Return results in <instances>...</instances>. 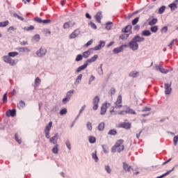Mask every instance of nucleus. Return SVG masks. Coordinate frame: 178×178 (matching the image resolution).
I'll return each instance as SVG.
<instances>
[{
  "label": "nucleus",
  "mask_w": 178,
  "mask_h": 178,
  "mask_svg": "<svg viewBox=\"0 0 178 178\" xmlns=\"http://www.w3.org/2000/svg\"><path fill=\"white\" fill-rule=\"evenodd\" d=\"M17 55H19L17 51H12L8 53L10 58H15V56H17Z\"/></svg>",
  "instance_id": "nucleus-37"
},
{
  "label": "nucleus",
  "mask_w": 178,
  "mask_h": 178,
  "mask_svg": "<svg viewBox=\"0 0 178 178\" xmlns=\"http://www.w3.org/2000/svg\"><path fill=\"white\" fill-rule=\"evenodd\" d=\"M97 141V138L94 136H89V143L90 144H95V142Z\"/></svg>",
  "instance_id": "nucleus-41"
},
{
  "label": "nucleus",
  "mask_w": 178,
  "mask_h": 178,
  "mask_svg": "<svg viewBox=\"0 0 178 178\" xmlns=\"http://www.w3.org/2000/svg\"><path fill=\"white\" fill-rule=\"evenodd\" d=\"M132 40L138 44V42H144L145 38L140 37V35H136L132 38Z\"/></svg>",
  "instance_id": "nucleus-11"
},
{
  "label": "nucleus",
  "mask_w": 178,
  "mask_h": 178,
  "mask_svg": "<svg viewBox=\"0 0 178 178\" xmlns=\"http://www.w3.org/2000/svg\"><path fill=\"white\" fill-rule=\"evenodd\" d=\"M98 104H99V97L96 96L93 99V106H92L93 111H97V109H98Z\"/></svg>",
  "instance_id": "nucleus-10"
},
{
  "label": "nucleus",
  "mask_w": 178,
  "mask_h": 178,
  "mask_svg": "<svg viewBox=\"0 0 178 178\" xmlns=\"http://www.w3.org/2000/svg\"><path fill=\"white\" fill-rule=\"evenodd\" d=\"M124 150V145H123V140L122 139L117 140L115 145L111 148V152H113V154H115V152L120 153Z\"/></svg>",
  "instance_id": "nucleus-2"
},
{
  "label": "nucleus",
  "mask_w": 178,
  "mask_h": 178,
  "mask_svg": "<svg viewBox=\"0 0 178 178\" xmlns=\"http://www.w3.org/2000/svg\"><path fill=\"white\" fill-rule=\"evenodd\" d=\"M108 105H111V104L106 103L104 104H102L101 107V111H100V115H105L106 113V110L108 109Z\"/></svg>",
  "instance_id": "nucleus-15"
},
{
  "label": "nucleus",
  "mask_w": 178,
  "mask_h": 178,
  "mask_svg": "<svg viewBox=\"0 0 178 178\" xmlns=\"http://www.w3.org/2000/svg\"><path fill=\"white\" fill-rule=\"evenodd\" d=\"M3 60L6 63H8V65H10V66H15V65H16V63H17L16 60L12 59V58H10V56H9V55L3 56Z\"/></svg>",
  "instance_id": "nucleus-3"
},
{
  "label": "nucleus",
  "mask_w": 178,
  "mask_h": 178,
  "mask_svg": "<svg viewBox=\"0 0 178 178\" xmlns=\"http://www.w3.org/2000/svg\"><path fill=\"white\" fill-rule=\"evenodd\" d=\"M168 7L170 8L171 12H175L177 9V4L176 3H172L168 5Z\"/></svg>",
  "instance_id": "nucleus-23"
},
{
  "label": "nucleus",
  "mask_w": 178,
  "mask_h": 178,
  "mask_svg": "<svg viewBox=\"0 0 178 178\" xmlns=\"http://www.w3.org/2000/svg\"><path fill=\"white\" fill-rule=\"evenodd\" d=\"M127 47H129V49H131V51H137L138 49V43L134 42L132 39L129 42Z\"/></svg>",
  "instance_id": "nucleus-4"
},
{
  "label": "nucleus",
  "mask_w": 178,
  "mask_h": 178,
  "mask_svg": "<svg viewBox=\"0 0 178 178\" xmlns=\"http://www.w3.org/2000/svg\"><path fill=\"white\" fill-rule=\"evenodd\" d=\"M80 60H83V55H81V54L77 55L75 58L76 62H80Z\"/></svg>",
  "instance_id": "nucleus-48"
},
{
  "label": "nucleus",
  "mask_w": 178,
  "mask_h": 178,
  "mask_svg": "<svg viewBox=\"0 0 178 178\" xmlns=\"http://www.w3.org/2000/svg\"><path fill=\"white\" fill-rule=\"evenodd\" d=\"M149 111H151V108L145 106L143 108L142 112H149Z\"/></svg>",
  "instance_id": "nucleus-63"
},
{
  "label": "nucleus",
  "mask_w": 178,
  "mask_h": 178,
  "mask_svg": "<svg viewBox=\"0 0 178 178\" xmlns=\"http://www.w3.org/2000/svg\"><path fill=\"white\" fill-rule=\"evenodd\" d=\"M108 136H116V134H118V131H116V129H111L108 132Z\"/></svg>",
  "instance_id": "nucleus-34"
},
{
  "label": "nucleus",
  "mask_w": 178,
  "mask_h": 178,
  "mask_svg": "<svg viewBox=\"0 0 178 178\" xmlns=\"http://www.w3.org/2000/svg\"><path fill=\"white\" fill-rule=\"evenodd\" d=\"M104 169L107 173L108 174L112 173V169L111 168V166L106 165L104 166Z\"/></svg>",
  "instance_id": "nucleus-44"
},
{
  "label": "nucleus",
  "mask_w": 178,
  "mask_h": 178,
  "mask_svg": "<svg viewBox=\"0 0 178 178\" xmlns=\"http://www.w3.org/2000/svg\"><path fill=\"white\" fill-rule=\"evenodd\" d=\"M51 152H53V154H58L59 152V145H54V146L53 147L52 149H51Z\"/></svg>",
  "instance_id": "nucleus-26"
},
{
  "label": "nucleus",
  "mask_w": 178,
  "mask_h": 178,
  "mask_svg": "<svg viewBox=\"0 0 178 178\" xmlns=\"http://www.w3.org/2000/svg\"><path fill=\"white\" fill-rule=\"evenodd\" d=\"M122 51H123V45H122L119 47L115 48L113 50V54H120V52H122Z\"/></svg>",
  "instance_id": "nucleus-22"
},
{
  "label": "nucleus",
  "mask_w": 178,
  "mask_h": 178,
  "mask_svg": "<svg viewBox=\"0 0 178 178\" xmlns=\"http://www.w3.org/2000/svg\"><path fill=\"white\" fill-rule=\"evenodd\" d=\"M129 35H130V33H124L120 35V40H127L129 38Z\"/></svg>",
  "instance_id": "nucleus-33"
},
{
  "label": "nucleus",
  "mask_w": 178,
  "mask_h": 178,
  "mask_svg": "<svg viewBox=\"0 0 178 178\" xmlns=\"http://www.w3.org/2000/svg\"><path fill=\"white\" fill-rule=\"evenodd\" d=\"M86 128L88 131H92V123H91L90 122H88L86 123Z\"/></svg>",
  "instance_id": "nucleus-32"
},
{
  "label": "nucleus",
  "mask_w": 178,
  "mask_h": 178,
  "mask_svg": "<svg viewBox=\"0 0 178 178\" xmlns=\"http://www.w3.org/2000/svg\"><path fill=\"white\" fill-rule=\"evenodd\" d=\"M156 23H158V19L154 18L149 22V26H154Z\"/></svg>",
  "instance_id": "nucleus-38"
},
{
  "label": "nucleus",
  "mask_w": 178,
  "mask_h": 178,
  "mask_svg": "<svg viewBox=\"0 0 178 178\" xmlns=\"http://www.w3.org/2000/svg\"><path fill=\"white\" fill-rule=\"evenodd\" d=\"M170 173V171H168L165 173L157 177L156 178H162V177H165V176H168V175H169Z\"/></svg>",
  "instance_id": "nucleus-60"
},
{
  "label": "nucleus",
  "mask_w": 178,
  "mask_h": 178,
  "mask_svg": "<svg viewBox=\"0 0 178 178\" xmlns=\"http://www.w3.org/2000/svg\"><path fill=\"white\" fill-rule=\"evenodd\" d=\"M52 127V121H50L48 124L46 125L44 131H51V129Z\"/></svg>",
  "instance_id": "nucleus-28"
},
{
  "label": "nucleus",
  "mask_w": 178,
  "mask_h": 178,
  "mask_svg": "<svg viewBox=\"0 0 178 178\" xmlns=\"http://www.w3.org/2000/svg\"><path fill=\"white\" fill-rule=\"evenodd\" d=\"M123 169L125 172H130L131 170V166L127 164V163H123Z\"/></svg>",
  "instance_id": "nucleus-21"
},
{
  "label": "nucleus",
  "mask_w": 178,
  "mask_h": 178,
  "mask_svg": "<svg viewBox=\"0 0 178 178\" xmlns=\"http://www.w3.org/2000/svg\"><path fill=\"white\" fill-rule=\"evenodd\" d=\"M33 40H34V41H36V42H38V41H40V35L36 34L33 37Z\"/></svg>",
  "instance_id": "nucleus-52"
},
{
  "label": "nucleus",
  "mask_w": 178,
  "mask_h": 178,
  "mask_svg": "<svg viewBox=\"0 0 178 178\" xmlns=\"http://www.w3.org/2000/svg\"><path fill=\"white\" fill-rule=\"evenodd\" d=\"M67 149H69V151H70V149H72V145L70 144V140H69V139L65 140V143Z\"/></svg>",
  "instance_id": "nucleus-35"
},
{
  "label": "nucleus",
  "mask_w": 178,
  "mask_h": 178,
  "mask_svg": "<svg viewBox=\"0 0 178 178\" xmlns=\"http://www.w3.org/2000/svg\"><path fill=\"white\" fill-rule=\"evenodd\" d=\"M59 137H58V134L56 133L55 134V135L52 137H51L49 140V143H51V144H54V145H58V140Z\"/></svg>",
  "instance_id": "nucleus-9"
},
{
  "label": "nucleus",
  "mask_w": 178,
  "mask_h": 178,
  "mask_svg": "<svg viewBox=\"0 0 178 178\" xmlns=\"http://www.w3.org/2000/svg\"><path fill=\"white\" fill-rule=\"evenodd\" d=\"M165 9H166V6H162L161 7H160L159 8V14L162 15V13H163V12H165Z\"/></svg>",
  "instance_id": "nucleus-43"
},
{
  "label": "nucleus",
  "mask_w": 178,
  "mask_h": 178,
  "mask_svg": "<svg viewBox=\"0 0 178 178\" xmlns=\"http://www.w3.org/2000/svg\"><path fill=\"white\" fill-rule=\"evenodd\" d=\"M14 17H16L19 20H21V22H24V18L22 17H20V15H17V13H14L13 14Z\"/></svg>",
  "instance_id": "nucleus-46"
},
{
  "label": "nucleus",
  "mask_w": 178,
  "mask_h": 178,
  "mask_svg": "<svg viewBox=\"0 0 178 178\" xmlns=\"http://www.w3.org/2000/svg\"><path fill=\"white\" fill-rule=\"evenodd\" d=\"M36 55L38 58H44V56L47 55V49L40 47V49L36 51Z\"/></svg>",
  "instance_id": "nucleus-6"
},
{
  "label": "nucleus",
  "mask_w": 178,
  "mask_h": 178,
  "mask_svg": "<svg viewBox=\"0 0 178 178\" xmlns=\"http://www.w3.org/2000/svg\"><path fill=\"white\" fill-rule=\"evenodd\" d=\"M24 106H26V103L23 100H21L18 104V108L22 109L24 108Z\"/></svg>",
  "instance_id": "nucleus-36"
},
{
  "label": "nucleus",
  "mask_w": 178,
  "mask_h": 178,
  "mask_svg": "<svg viewBox=\"0 0 178 178\" xmlns=\"http://www.w3.org/2000/svg\"><path fill=\"white\" fill-rule=\"evenodd\" d=\"M131 29L132 26L131 25H128L122 29V33H129V34H131Z\"/></svg>",
  "instance_id": "nucleus-18"
},
{
  "label": "nucleus",
  "mask_w": 178,
  "mask_h": 178,
  "mask_svg": "<svg viewBox=\"0 0 178 178\" xmlns=\"http://www.w3.org/2000/svg\"><path fill=\"white\" fill-rule=\"evenodd\" d=\"M104 129H105V122H100L97 127V130H99V131H104Z\"/></svg>",
  "instance_id": "nucleus-27"
},
{
  "label": "nucleus",
  "mask_w": 178,
  "mask_h": 178,
  "mask_svg": "<svg viewBox=\"0 0 178 178\" xmlns=\"http://www.w3.org/2000/svg\"><path fill=\"white\" fill-rule=\"evenodd\" d=\"M164 88L165 95H169L172 92V81L170 83H165Z\"/></svg>",
  "instance_id": "nucleus-5"
},
{
  "label": "nucleus",
  "mask_w": 178,
  "mask_h": 178,
  "mask_svg": "<svg viewBox=\"0 0 178 178\" xmlns=\"http://www.w3.org/2000/svg\"><path fill=\"white\" fill-rule=\"evenodd\" d=\"M126 112L128 115H136V111H134L133 108H131L130 107H127L126 109Z\"/></svg>",
  "instance_id": "nucleus-24"
},
{
  "label": "nucleus",
  "mask_w": 178,
  "mask_h": 178,
  "mask_svg": "<svg viewBox=\"0 0 178 178\" xmlns=\"http://www.w3.org/2000/svg\"><path fill=\"white\" fill-rule=\"evenodd\" d=\"M92 158L94 159L95 162H98L99 161L98 156L97 155V151H95V152L92 153Z\"/></svg>",
  "instance_id": "nucleus-30"
},
{
  "label": "nucleus",
  "mask_w": 178,
  "mask_h": 178,
  "mask_svg": "<svg viewBox=\"0 0 178 178\" xmlns=\"http://www.w3.org/2000/svg\"><path fill=\"white\" fill-rule=\"evenodd\" d=\"M80 34V29H76L74 30L70 35H69V39L72 40L74 38H76V37H78L79 35Z\"/></svg>",
  "instance_id": "nucleus-12"
},
{
  "label": "nucleus",
  "mask_w": 178,
  "mask_h": 178,
  "mask_svg": "<svg viewBox=\"0 0 178 178\" xmlns=\"http://www.w3.org/2000/svg\"><path fill=\"white\" fill-rule=\"evenodd\" d=\"M113 24V22H108L106 24V26L105 29L106 30H111V29H112V25Z\"/></svg>",
  "instance_id": "nucleus-40"
},
{
  "label": "nucleus",
  "mask_w": 178,
  "mask_h": 178,
  "mask_svg": "<svg viewBox=\"0 0 178 178\" xmlns=\"http://www.w3.org/2000/svg\"><path fill=\"white\" fill-rule=\"evenodd\" d=\"M95 80V76L94 75H91L89 79L88 84H91L92 81H94Z\"/></svg>",
  "instance_id": "nucleus-58"
},
{
  "label": "nucleus",
  "mask_w": 178,
  "mask_h": 178,
  "mask_svg": "<svg viewBox=\"0 0 178 178\" xmlns=\"http://www.w3.org/2000/svg\"><path fill=\"white\" fill-rule=\"evenodd\" d=\"M175 42H177V39L172 40L168 44V47H172V45H175Z\"/></svg>",
  "instance_id": "nucleus-61"
},
{
  "label": "nucleus",
  "mask_w": 178,
  "mask_h": 178,
  "mask_svg": "<svg viewBox=\"0 0 178 178\" xmlns=\"http://www.w3.org/2000/svg\"><path fill=\"white\" fill-rule=\"evenodd\" d=\"M102 148L104 154H108V152H109V150L108 149V147L106 146V145H102Z\"/></svg>",
  "instance_id": "nucleus-45"
},
{
  "label": "nucleus",
  "mask_w": 178,
  "mask_h": 178,
  "mask_svg": "<svg viewBox=\"0 0 178 178\" xmlns=\"http://www.w3.org/2000/svg\"><path fill=\"white\" fill-rule=\"evenodd\" d=\"M15 137L17 143H18V144H20L22 143V140L19 139V136H17V134H15Z\"/></svg>",
  "instance_id": "nucleus-59"
},
{
  "label": "nucleus",
  "mask_w": 178,
  "mask_h": 178,
  "mask_svg": "<svg viewBox=\"0 0 178 178\" xmlns=\"http://www.w3.org/2000/svg\"><path fill=\"white\" fill-rule=\"evenodd\" d=\"M20 52H30V49L27 47H21L19 48Z\"/></svg>",
  "instance_id": "nucleus-51"
},
{
  "label": "nucleus",
  "mask_w": 178,
  "mask_h": 178,
  "mask_svg": "<svg viewBox=\"0 0 178 178\" xmlns=\"http://www.w3.org/2000/svg\"><path fill=\"white\" fill-rule=\"evenodd\" d=\"M73 94H74V90H71L67 92L66 97L70 99V98H72V97H73Z\"/></svg>",
  "instance_id": "nucleus-29"
},
{
  "label": "nucleus",
  "mask_w": 178,
  "mask_h": 178,
  "mask_svg": "<svg viewBox=\"0 0 178 178\" xmlns=\"http://www.w3.org/2000/svg\"><path fill=\"white\" fill-rule=\"evenodd\" d=\"M115 108L116 109H120V108H122V106H123L122 105V95H119L118 97V99L116 100V102H115Z\"/></svg>",
  "instance_id": "nucleus-7"
},
{
  "label": "nucleus",
  "mask_w": 178,
  "mask_h": 178,
  "mask_svg": "<svg viewBox=\"0 0 178 178\" xmlns=\"http://www.w3.org/2000/svg\"><path fill=\"white\" fill-rule=\"evenodd\" d=\"M87 66H88V64L86 61L83 65L79 66L76 69V73H80V72H81V70H84L85 69H87Z\"/></svg>",
  "instance_id": "nucleus-17"
},
{
  "label": "nucleus",
  "mask_w": 178,
  "mask_h": 178,
  "mask_svg": "<svg viewBox=\"0 0 178 178\" xmlns=\"http://www.w3.org/2000/svg\"><path fill=\"white\" fill-rule=\"evenodd\" d=\"M67 113V109L66 108H63L60 111V115H66Z\"/></svg>",
  "instance_id": "nucleus-53"
},
{
  "label": "nucleus",
  "mask_w": 178,
  "mask_h": 178,
  "mask_svg": "<svg viewBox=\"0 0 178 178\" xmlns=\"http://www.w3.org/2000/svg\"><path fill=\"white\" fill-rule=\"evenodd\" d=\"M24 30H26V31H30L31 30H34V26H30L24 27Z\"/></svg>",
  "instance_id": "nucleus-56"
},
{
  "label": "nucleus",
  "mask_w": 178,
  "mask_h": 178,
  "mask_svg": "<svg viewBox=\"0 0 178 178\" xmlns=\"http://www.w3.org/2000/svg\"><path fill=\"white\" fill-rule=\"evenodd\" d=\"M155 70H156L157 72H161V73H163L164 74H166V73H168V72H169V70L163 68V67H162V65H156V66H155Z\"/></svg>",
  "instance_id": "nucleus-13"
},
{
  "label": "nucleus",
  "mask_w": 178,
  "mask_h": 178,
  "mask_svg": "<svg viewBox=\"0 0 178 178\" xmlns=\"http://www.w3.org/2000/svg\"><path fill=\"white\" fill-rule=\"evenodd\" d=\"M151 31H149V30H145L142 32V35H143L144 37H149V35H151Z\"/></svg>",
  "instance_id": "nucleus-31"
},
{
  "label": "nucleus",
  "mask_w": 178,
  "mask_h": 178,
  "mask_svg": "<svg viewBox=\"0 0 178 178\" xmlns=\"http://www.w3.org/2000/svg\"><path fill=\"white\" fill-rule=\"evenodd\" d=\"M177 143H178V135L175 136L173 138V144L176 147V145H177Z\"/></svg>",
  "instance_id": "nucleus-55"
},
{
  "label": "nucleus",
  "mask_w": 178,
  "mask_h": 178,
  "mask_svg": "<svg viewBox=\"0 0 178 178\" xmlns=\"http://www.w3.org/2000/svg\"><path fill=\"white\" fill-rule=\"evenodd\" d=\"M150 31H152V33H156V31H158V26H152L150 28Z\"/></svg>",
  "instance_id": "nucleus-50"
},
{
  "label": "nucleus",
  "mask_w": 178,
  "mask_h": 178,
  "mask_svg": "<svg viewBox=\"0 0 178 178\" xmlns=\"http://www.w3.org/2000/svg\"><path fill=\"white\" fill-rule=\"evenodd\" d=\"M98 59V55L95 54L94 56L88 58L86 62L88 65V63H92V62H95Z\"/></svg>",
  "instance_id": "nucleus-19"
},
{
  "label": "nucleus",
  "mask_w": 178,
  "mask_h": 178,
  "mask_svg": "<svg viewBox=\"0 0 178 178\" xmlns=\"http://www.w3.org/2000/svg\"><path fill=\"white\" fill-rule=\"evenodd\" d=\"M97 73L99 76L104 74V70L102 69V64L100 65V67L97 69Z\"/></svg>",
  "instance_id": "nucleus-42"
},
{
  "label": "nucleus",
  "mask_w": 178,
  "mask_h": 178,
  "mask_svg": "<svg viewBox=\"0 0 178 178\" xmlns=\"http://www.w3.org/2000/svg\"><path fill=\"white\" fill-rule=\"evenodd\" d=\"M110 113L112 115H118V112L115 111V106L112 109H110Z\"/></svg>",
  "instance_id": "nucleus-62"
},
{
  "label": "nucleus",
  "mask_w": 178,
  "mask_h": 178,
  "mask_svg": "<svg viewBox=\"0 0 178 178\" xmlns=\"http://www.w3.org/2000/svg\"><path fill=\"white\" fill-rule=\"evenodd\" d=\"M138 74L140 72L138 71H132L129 74V77H132L133 79H136V77H138Z\"/></svg>",
  "instance_id": "nucleus-20"
},
{
  "label": "nucleus",
  "mask_w": 178,
  "mask_h": 178,
  "mask_svg": "<svg viewBox=\"0 0 178 178\" xmlns=\"http://www.w3.org/2000/svg\"><path fill=\"white\" fill-rule=\"evenodd\" d=\"M95 19L97 23H101V20L102 19V12L99 11L95 15Z\"/></svg>",
  "instance_id": "nucleus-16"
},
{
  "label": "nucleus",
  "mask_w": 178,
  "mask_h": 178,
  "mask_svg": "<svg viewBox=\"0 0 178 178\" xmlns=\"http://www.w3.org/2000/svg\"><path fill=\"white\" fill-rule=\"evenodd\" d=\"M119 127H121V129H125V130H130V129H131V123H130V122H121L119 124Z\"/></svg>",
  "instance_id": "nucleus-8"
},
{
  "label": "nucleus",
  "mask_w": 178,
  "mask_h": 178,
  "mask_svg": "<svg viewBox=\"0 0 178 178\" xmlns=\"http://www.w3.org/2000/svg\"><path fill=\"white\" fill-rule=\"evenodd\" d=\"M9 24V21L0 22V27H6Z\"/></svg>",
  "instance_id": "nucleus-39"
},
{
  "label": "nucleus",
  "mask_w": 178,
  "mask_h": 178,
  "mask_svg": "<svg viewBox=\"0 0 178 178\" xmlns=\"http://www.w3.org/2000/svg\"><path fill=\"white\" fill-rule=\"evenodd\" d=\"M72 22H65L63 24V29H70V24Z\"/></svg>",
  "instance_id": "nucleus-47"
},
{
  "label": "nucleus",
  "mask_w": 178,
  "mask_h": 178,
  "mask_svg": "<svg viewBox=\"0 0 178 178\" xmlns=\"http://www.w3.org/2000/svg\"><path fill=\"white\" fill-rule=\"evenodd\" d=\"M2 101L4 104H6V102H8V93H5L3 95Z\"/></svg>",
  "instance_id": "nucleus-49"
},
{
  "label": "nucleus",
  "mask_w": 178,
  "mask_h": 178,
  "mask_svg": "<svg viewBox=\"0 0 178 178\" xmlns=\"http://www.w3.org/2000/svg\"><path fill=\"white\" fill-rule=\"evenodd\" d=\"M161 33H167L168 32V26H163L161 30Z\"/></svg>",
  "instance_id": "nucleus-64"
},
{
  "label": "nucleus",
  "mask_w": 178,
  "mask_h": 178,
  "mask_svg": "<svg viewBox=\"0 0 178 178\" xmlns=\"http://www.w3.org/2000/svg\"><path fill=\"white\" fill-rule=\"evenodd\" d=\"M140 20V17H137L132 21V25L136 26L137 23H138V21Z\"/></svg>",
  "instance_id": "nucleus-54"
},
{
  "label": "nucleus",
  "mask_w": 178,
  "mask_h": 178,
  "mask_svg": "<svg viewBox=\"0 0 178 178\" xmlns=\"http://www.w3.org/2000/svg\"><path fill=\"white\" fill-rule=\"evenodd\" d=\"M6 115L7 118H10V116H12V118H14V116H16V109H9L6 111Z\"/></svg>",
  "instance_id": "nucleus-14"
},
{
  "label": "nucleus",
  "mask_w": 178,
  "mask_h": 178,
  "mask_svg": "<svg viewBox=\"0 0 178 178\" xmlns=\"http://www.w3.org/2000/svg\"><path fill=\"white\" fill-rule=\"evenodd\" d=\"M40 83H41V79H40L39 77L35 78V86H40Z\"/></svg>",
  "instance_id": "nucleus-57"
},
{
  "label": "nucleus",
  "mask_w": 178,
  "mask_h": 178,
  "mask_svg": "<svg viewBox=\"0 0 178 178\" xmlns=\"http://www.w3.org/2000/svg\"><path fill=\"white\" fill-rule=\"evenodd\" d=\"M104 47H105V41L100 40L99 44L98 45L95 46L94 48L89 49L86 51H84L83 53L82 56L85 59H87L88 58L90 57V55H91V54L94 52V51H99V49H101L102 48H104Z\"/></svg>",
  "instance_id": "nucleus-1"
},
{
  "label": "nucleus",
  "mask_w": 178,
  "mask_h": 178,
  "mask_svg": "<svg viewBox=\"0 0 178 178\" xmlns=\"http://www.w3.org/2000/svg\"><path fill=\"white\" fill-rule=\"evenodd\" d=\"M83 79V74H80L79 75H78V76L76 77L75 81H74V84L76 86L79 85V83H81V79Z\"/></svg>",
  "instance_id": "nucleus-25"
}]
</instances>
